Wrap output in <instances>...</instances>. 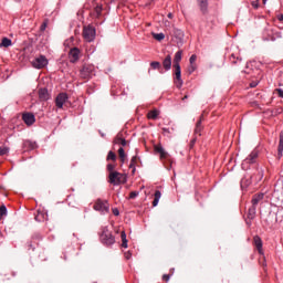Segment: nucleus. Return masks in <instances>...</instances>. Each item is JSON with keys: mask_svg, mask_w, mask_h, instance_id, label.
<instances>
[{"mask_svg": "<svg viewBox=\"0 0 283 283\" xmlns=\"http://www.w3.org/2000/svg\"><path fill=\"white\" fill-rule=\"evenodd\" d=\"M99 240L102 244H105V247H112V244L116 243V238H114V234L111 233L107 227L102 228Z\"/></svg>", "mask_w": 283, "mask_h": 283, "instance_id": "nucleus-1", "label": "nucleus"}, {"mask_svg": "<svg viewBox=\"0 0 283 283\" xmlns=\"http://www.w3.org/2000/svg\"><path fill=\"white\" fill-rule=\"evenodd\" d=\"M108 182L115 187H118V185H125V182H127V175L118 171L109 172Z\"/></svg>", "mask_w": 283, "mask_h": 283, "instance_id": "nucleus-2", "label": "nucleus"}, {"mask_svg": "<svg viewBox=\"0 0 283 283\" xmlns=\"http://www.w3.org/2000/svg\"><path fill=\"white\" fill-rule=\"evenodd\" d=\"M93 209L102 213V216H105V213H109V202L107 200L97 199Z\"/></svg>", "mask_w": 283, "mask_h": 283, "instance_id": "nucleus-3", "label": "nucleus"}, {"mask_svg": "<svg viewBox=\"0 0 283 283\" xmlns=\"http://www.w3.org/2000/svg\"><path fill=\"white\" fill-rule=\"evenodd\" d=\"M48 63L49 61L48 57H45V55H39L31 62V65L35 70H43V67H48Z\"/></svg>", "mask_w": 283, "mask_h": 283, "instance_id": "nucleus-4", "label": "nucleus"}, {"mask_svg": "<svg viewBox=\"0 0 283 283\" xmlns=\"http://www.w3.org/2000/svg\"><path fill=\"white\" fill-rule=\"evenodd\" d=\"M83 36L87 43H92V41L96 39V29L92 25L85 27L83 30Z\"/></svg>", "mask_w": 283, "mask_h": 283, "instance_id": "nucleus-5", "label": "nucleus"}, {"mask_svg": "<svg viewBox=\"0 0 283 283\" xmlns=\"http://www.w3.org/2000/svg\"><path fill=\"white\" fill-rule=\"evenodd\" d=\"M92 74H94V66L90 64H85L80 71L82 78H92Z\"/></svg>", "mask_w": 283, "mask_h": 283, "instance_id": "nucleus-6", "label": "nucleus"}, {"mask_svg": "<svg viewBox=\"0 0 283 283\" xmlns=\"http://www.w3.org/2000/svg\"><path fill=\"white\" fill-rule=\"evenodd\" d=\"M172 67L175 69V83H176L178 90H180V87H182V85H184L182 71L180 69V65H176Z\"/></svg>", "mask_w": 283, "mask_h": 283, "instance_id": "nucleus-7", "label": "nucleus"}, {"mask_svg": "<svg viewBox=\"0 0 283 283\" xmlns=\"http://www.w3.org/2000/svg\"><path fill=\"white\" fill-rule=\"evenodd\" d=\"M172 67L175 69V83H176L178 90H180V87H182V85H184L182 71L180 69V65H176Z\"/></svg>", "mask_w": 283, "mask_h": 283, "instance_id": "nucleus-8", "label": "nucleus"}, {"mask_svg": "<svg viewBox=\"0 0 283 283\" xmlns=\"http://www.w3.org/2000/svg\"><path fill=\"white\" fill-rule=\"evenodd\" d=\"M67 95L66 93H60L55 98V105L59 109H63V105L67 103Z\"/></svg>", "mask_w": 283, "mask_h": 283, "instance_id": "nucleus-9", "label": "nucleus"}, {"mask_svg": "<svg viewBox=\"0 0 283 283\" xmlns=\"http://www.w3.org/2000/svg\"><path fill=\"white\" fill-rule=\"evenodd\" d=\"M69 59L71 63H76L81 59V50L78 48H73L70 50Z\"/></svg>", "mask_w": 283, "mask_h": 283, "instance_id": "nucleus-10", "label": "nucleus"}, {"mask_svg": "<svg viewBox=\"0 0 283 283\" xmlns=\"http://www.w3.org/2000/svg\"><path fill=\"white\" fill-rule=\"evenodd\" d=\"M154 150L156 151V154H159V158L160 160H165L168 158L169 153H167L165 150V148L163 147V145L158 144L154 146Z\"/></svg>", "mask_w": 283, "mask_h": 283, "instance_id": "nucleus-11", "label": "nucleus"}, {"mask_svg": "<svg viewBox=\"0 0 283 283\" xmlns=\"http://www.w3.org/2000/svg\"><path fill=\"white\" fill-rule=\"evenodd\" d=\"M22 120L25 123V125L30 127L31 125H34V123H36V117H34V114L32 113H24L22 115Z\"/></svg>", "mask_w": 283, "mask_h": 283, "instance_id": "nucleus-12", "label": "nucleus"}, {"mask_svg": "<svg viewBox=\"0 0 283 283\" xmlns=\"http://www.w3.org/2000/svg\"><path fill=\"white\" fill-rule=\"evenodd\" d=\"M253 244L256 248V251H259L260 255H264V250L262 249L263 242H262V238H260V235H255L253 238Z\"/></svg>", "mask_w": 283, "mask_h": 283, "instance_id": "nucleus-13", "label": "nucleus"}, {"mask_svg": "<svg viewBox=\"0 0 283 283\" xmlns=\"http://www.w3.org/2000/svg\"><path fill=\"white\" fill-rule=\"evenodd\" d=\"M258 156H260V153L258 149H254L251 151V154L245 158L244 163H248L249 165H253L255 160H258Z\"/></svg>", "mask_w": 283, "mask_h": 283, "instance_id": "nucleus-14", "label": "nucleus"}, {"mask_svg": "<svg viewBox=\"0 0 283 283\" xmlns=\"http://www.w3.org/2000/svg\"><path fill=\"white\" fill-rule=\"evenodd\" d=\"M262 178H264V170L262 169H258L256 172L251 176V180L252 182H254V185H258V182H261Z\"/></svg>", "mask_w": 283, "mask_h": 283, "instance_id": "nucleus-15", "label": "nucleus"}, {"mask_svg": "<svg viewBox=\"0 0 283 283\" xmlns=\"http://www.w3.org/2000/svg\"><path fill=\"white\" fill-rule=\"evenodd\" d=\"M264 200V193L260 192L252 197V206L258 207Z\"/></svg>", "mask_w": 283, "mask_h": 283, "instance_id": "nucleus-16", "label": "nucleus"}, {"mask_svg": "<svg viewBox=\"0 0 283 283\" xmlns=\"http://www.w3.org/2000/svg\"><path fill=\"white\" fill-rule=\"evenodd\" d=\"M197 1L202 14H207V10L209 8V0H197Z\"/></svg>", "mask_w": 283, "mask_h": 283, "instance_id": "nucleus-17", "label": "nucleus"}, {"mask_svg": "<svg viewBox=\"0 0 283 283\" xmlns=\"http://www.w3.org/2000/svg\"><path fill=\"white\" fill-rule=\"evenodd\" d=\"M205 116L201 115L200 119L197 122L196 127H195V134L196 136H201V132H202V120H203Z\"/></svg>", "mask_w": 283, "mask_h": 283, "instance_id": "nucleus-18", "label": "nucleus"}, {"mask_svg": "<svg viewBox=\"0 0 283 283\" xmlns=\"http://www.w3.org/2000/svg\"><path fill=\"white\" fill-rule=\"evenodd\" d=\"M256 211H258V207L252 205L248 210V214H247L248 220H254Z\"/></svg>", "mask_w": 283, "mask_h": 283, "instance_id": "nucleus-19", "label": "nucleus"}, {"mask_svg": "<svg viewBox=\"0 0 283 283\" xmlns=\"http://www.w3.org/2000/svg\"><path fill=\"white\" fill-rule=\"evenodd\" d=\"M163 66L166 72H169L171 70V55H167L163 61Z\"/></svg>", "mask_w": 283, "mask_h": 283, "instance_id": "nucleus-20", "label": "nucleus"}, {"mask_svg": "<svg viewBox=\"0 0 283 283\" xmlns=\"http://www.w3.org/2000/svg\"><path fill=\"white\" fill-rule=\"evenodd\" d=\"M39 98L40 101H48L50 98V93H48V88H40Z\"/></svg>", "mask_w": 283, "mask_h": 283, "instance_id": "nucleus-21", "label": "nucleus"}, {"mask_svg": "<svg viewBox=\"0 0 283 283\" xmlns=\"http://www.w3.org/2000/svg\"><path fill=\"white\" fill-rule=\"evenodd\" d=\"M158 116H160V111H158L156 108L150 111V112H148V114H147V118L149 120H156V118H158Z\"/></svg>", "mask_w": 283, "mask_h": 283, "instance_id": "nucleus-22", "label": "nucleus"}, {"mask_svg": "<svg viewBox=\"0 0 283 283\" xmlns=\"http://www.w3.org/2000/svg\"><path fill=\"white\" fill-rule=\"evenodd\" d=\"M180 61H182V51L181 50H179L175 53L172 66L180 65Z\"/></svg>", "mask_w": 283, "mask_h": 283, "instance_id": "nucleus-23", "label": "nucleus"}, {"mask_svg": "<svg viewBox=\"0 0 283 283\" xmlns=\"http://www.w3.org/2000/svg\"><path fill=\"white\" fill-rule=\"evenodd\" d=\"M283 156V132L280 133V142L277 148V158H282Z\"/></svg>", "mask_w": 283, "mask_h": 283, "instance_id": "nucleus-24", "label": "nucleus"}, {"mask_svg": "<svg viewBox=\"0 0 283 283\" xmlns=\"http://www.w3.org/2000/svg\"><path fill=\"white\" fill-rule=\"evenodd\" d=\"M160 198H163V192H160V190H156L155 198L153 201V207H158V202H160Z\"/></svg>", "mask_w": 283, "mask_h": 283, "instance_id": "nucleus-25", "label": "nucleus"}, {"mask_svg": "<svg viewBox=\"0 0 283 283\" xmlns=\"http://www.w3.org/2000/svg\"><path fill=\"white\" fill-rule=\"evenodd\" d=\"M48 214L45 212L38 211L35 214L36 222H45Z\"/></svg>", "mask_w": 283, "mask_h": 283, "instance_id": "nucleus-26", "label": "nucleus"}, {"mask_svg": "<svg viewBox=\"0 0 283 283\" xmlns=\"http://www.w3.org/2000/svg\"><path fill=\"white\" fill-rule=\"evenodd\" d=\"M253 184V179H251V176L250 177H244L243 179H241V187L242 189L249 187V185Z\"/></svg>", "mask_w": 283, "mask_h": 283, "instance_id": "nucleus-27", "label": "nucleus"}, {"mask_svg": "<svg viewBox=\"0 0 283 283\" xmlns=\"http://www.w3.org/2000/svg\"><path fill=\"white\" fill-rule=\"evenodd\" d=\"M136 163H138V156H133L129 164V169H133V174H136Z\"/></svg>", "mask_w": 283, "mask_h": 283, "instance_id": "nucleus-28", "label": "nucleus"}, {"mask_svg": "<svg viewBox=\"0 0 283 283\" xmlns=\"http://www.w3.org/2000/svg\"><path fill=\"white\" fill-rule=\"evenodd\" d=\"M115 145H120L122 147H125L127 145V140H125V138L117 136L114 139Z\"/></svg>", "mask_w": 283, "mask_h": 283, "instance_id": "nucleus-29", "label": "nucleus"}, {"mask_svg": "<svg viewBox=\"0 0 283 283\" xmlns=\"http://www.w3.org/2000/svg\"><path fill=\"white\" fill-rule=\"evenodd\" d=\"M10 45H12V40L3 38L0 43V48H10Z\"/></svg>", "mask_w": 283, "mask_h": 283, "instance_id": "nucleus-30", "label": "nucleus"}, {"mask_svg": "<svg viewBox=\"0 0 283 283\" xmlns=\"http://www.w3.org/2000/svg\"><path fill=\"white\" fill-rule=\"evenodd\" d=\"M120 238L123 249H127V234L125 233V231H122Z\"/></svg>", "mask_w": 283, "mask_h": 283, "instance_id": "nucleus-31", "label": "nucleus"}, {"mask_svg": "<svg viewBox=\"0 0 283 283\" xmlns=\"http://www.w3.org/2000/svg\"><path fill=\"white\" fill-rule=\"evenodd\" d=\"M94 12L96 17H101V14H103V4H96L94 8Z\"/></svg>", "mask_w": 283, "mask_h": 283, "instance_id": "nucleus-32", "label": "nucleus"}, {"mask_svg": "<svg viewBox=\"0 0 283 283\" xmlns=\"http://www.w3.org/2000/svg\"><path fill=\"white\" fill-rule=\"evenodd\" d=\"M230 61H231V63H232L233 65H238V62L241 63V62H242V59L237 57L235 54H232V55L230 56Z\"/></svg>", "mask_w": 283, "mask_h": 283, "instance_id": "nucleus-33", "label": "nucleus"}, {"mask_svg": "<svg viewBox=\"0 0 283 283\" xmlns=\"http://www.w3.org/2000/svg\"><path fill=\"white\" fill-rule=\"evenodd\" d=\"M3 216H8V208L6 207V205H2L0 207V220L3 218Z\"/></svg>", "mask_w": 283, "mask_h": 283, "instance_id": "nucleus-34", "label": "nucleus"}, {"mask_svg": "<svg viewBox=\"0 0 283 283\" xmlns=\"http://www.w3.org/2000/svg\"><path fill=\"white\" fill-rule=\"evenodd\" d=\"M153 39H155L156 41H164L165 33H153Z\"/></svg>", "mask_w": 283, "mask_h": 283, "instance_id": "nucleus-35", "label": "nucleus"}, {"mask_svg": "<svg viewBox=\"0 0 283 283\" xmlns=\"http://www.w3.org/2000/svg\"><path fill=\"white\" fill-rule=\"evenodd\" d=\"M24 147H29V149H34V147H36V143H34L32 140H25Z\"/></svg>", "mask_w": 283, "mask_h": 283, "instance_id": "nucleus-36", "label": "nucleus"}, {"mask_svg": "<svg viewBox=\"0 0 283 283\" xmlns=\"http://www.w3.org/2000/svg\"><path fill=\"white\" fill-rule=\"evenodd\" d=\"M118 154H119V158H120V161L124 164L125 163V149L123 147H120L118 149Z\"/></svg>", "mask_w": 283, "mask_h": 283, "instance_id": "nucleus-37", "label": "nucleus"}, {"mask_svg": "<svg viewBox=\"0 0 283 283\" xmlns=\"http://www.w3.org/2000/svg\"><path fill=\"white\" fill-rule=\"evenodd\" d=\"M106 160H113L116 161V154L112 150L108 151V155L106 157Z\"/></svg>", "mask_w": 283, "mask_h": 283, "instance_id": "nucleus-38", "label": "nucleus"}, {"mask_svg": "<svg viewBox=\"0 0 283 283\" xmlns=\"http://www.w3.org/2000/svg\"><path fill=\"white\" fill-rule=\"evenodd\" d=\"M198 60V55L197 54H192L189 59V63L190 65H196V61Z\"/></svg>", "mask_w": 283, "mask_h": 283, "instance_id": "nucleus-39", "label": "nucleus"}, {"mask_svg": "<svg viewBox=\"0 0 283 283\" xmlns=\"http://www.w3.org/2000/svg\"><path fill=\"white\" fill-rule=\"evenodd\" d=\"M10 151L8 147H0V156H6Z\"/></svg>", "mask_w": 283, "mask_h": 283, "instance_id": "nucleus-40", "label": "nucleus"}, {"mask_svg": "<svg viewBox=\"0 0 283 283\" xmlns=\"http://www.w3.org/2000/svg\"><path fill=\"white\" fill-rule=\"evenodd\" d=\"M106 169H107V171H109V174H112V172H114V169H116V165H114V164H108V165L106 166Z\"/></svg>", "mask_w": 283, "mask_h": 283, "instance_id": "nucleus-41", "label": "nucleus"}, {"mask_svg": "<svg viewBox=\"0 0 283 283\" xmlns=\"http://www.w3.org/2000/svg\"><path fill=\"white\" fill-rule=\"evenodd\" d=\"M150 66L153 67V70H160V62H151Z\"/></svg>", "mask_w": 283, "mask_h": 283, "instance_id": "nucleus-42", "label": "nucleus"}, {"mask_svg": "<svg viewBox=\"0 0 283 283\" xmlns=\"http://www.w3.org/2000/svg\"><path fill=\"white\" fill-rule=\"evenodd\" d=\"M188 72L189 74H193V72H196V64H190V66L188 67Z\"/></svg>", "mask_w": 283, "mask_h": 283, "instance_id": "nucleus-43", "label": "nucleus"}, {"mask_svg": "<svg viewBox=\"0 0 283 283\" xmlns=\"http://www.w3.org/2000/svg\"><path fill=\"white\" fill-rule=\"evenodd\" d=\"M130 200H134V198H138V192L137 191H132L129 195Z\"/></svg>", "mask_w": 283, "mask_h": 283, "instance_id": "nucleus-44", "label": "nucleus"}, {"mask_svg": "<svg viewBox=\"0 0 283 283\" xmlns=\"http://www.w3.org/2000/svg\"><path fill=\"white\" fill-rule=\"evenodd\" d=\"M164 134H172L174 133V128L169 129V128H161Z\"/></svg>", "mask_w": 283, "mask_h": 283, "instance_id": "nucleus-45", "label": "nucleus"}, {"mask_svg": "<svg viewBox=\"0 0 283 283\" xmlns=\"http://www.w3.org/2000/svg\"><path fill=\"white\" fill-rule=\"evenodd\" d=\"M170 277H171V276H170L169 274H164V275H163L164 282H169Z\"/></svg>", "mask_w": 283, "mask_h": 283, "instance_id": "nucleus-46", "label": "nucleus"}, {"mask_svg": "<svg viewBox=\"0 0 283 283\" xmlns=\"http://www.w3.org/2000/svg\"><path fill=\"white\" fill-rule=\"evenodd\" d=\"M277 95L280 98H283V90L282 88H276Z\"/></svg>", "mask_w": 283, "mask_h": 283, "instance_id": "nucleus-47", "label": "nucleus"}, {"mask_svg": "<svg viewBox=\"0 0 283 283\" xmlns=\"http://www.w3.org/2000/svg\"><path fill=\"white\" fill-rule=\"evenodd\" d=\"M113 216H120V211L117 208L113 209Z\"/></svg>", "mask_w": 283, "mask_h": 283, "instance_id": "nucleus-48", "label": "nucleus"}, {"mask_svg": "<svg viewBox=\"0 0 283 283\" xmlns=\"http://www.w3.org/2000/svg\"><path fill=\"white\" fill-rule=\"evenodd\" d=\"M252 7L258 10V8H260V4L258 3V1H253L252 2Z\"/></svg>", "mask_w": 283, "mask_h": 283, "instance_id": "nucleus-49", "label": "nucleus"}, {"mask_svg": "<svg viewBox=\"0 0 283 283\" xmlns=\"http://www.w3.org/2000/svg\"><path fill=\"white\" fill-rule=\"evenodd\" d=\"M261 264L262 266H266V259L264 256L261 258Z\"/></svg>", "mask_w": 283, "mask_h": 283, "instance_id": "nucleus-50", "label": "nucleus"}, {"mask_svg": "<svg viewBox=\"0 0 283 283\" xmlns=\"http://www.w3.org/2000/svg\"><path fill=\"white\" fill-rule=\"evenodd\" d=\"M45 28H48V23H43L42 25H41V30L43 31V30H45Z\"/></svg>", "mask_w": 283, "mask_h": 283, "instance_id": "nucleus-51", "label": "nucleus"}, {"mask_svg": "<svg viewBox=\"0 0 283 283\" xmlns=\"http://www.w3.org/2000/svg\"><path fill=\"white\" fill-rule=\"evenodd\" d=\"M250 87H258V83H251Z\"/></svg>", "mask_w": 283, "mask_h": 283, "instance_id": "nucleus-52", "label": "nucleus"}, {"mask_svg": "<svg viewBox=\"0 0 283 283\" xmlns=\"http://www.w3.org/2000/svg\"><path fill=\"white\" fill-rule=\"evenodd\" d=\"M245 222H247L248 227H251V220L250 219H248Z\"/></svg>", "mask_w": 283, "mask_h": 283, "instance_id": "nucleus-53", "label": "nucleus"}, {"mask_svg": "<svg viewBox=\"0 0 283 283\" xmlns=\"http://www.w3.org/2000/svg\"><path fill=\"white\" fill-rule=\"evenodd\" d=\"M168 19H174V14L172 13H168Z\"/></svg>", "mask_w": 283, "mask_h": 283, "instance_id": "nucleus-54", "label": "nucleus"}, {"mask_svg": "<svg viewBox=\"0 0 283 283\" xmlns=\"http://www.w3.org/2000/svg\"><path fill=\"white\" fill-rule=\"evenodd\" d=\"M187 98H189V95H185V96L182 97V101H187Z\"/></svg>", "mask_w": 283, "mask_h": 283, "instance_id": "nucleus-55", "label": "nucleus"}, {"mask_svg": "<svg viewBox=\"0 0 283 283\" xmlns=\"http://www.w3.org/2000/svg\"><path fill=\"white\" fill-rule=\"evenodd\" d=\"M279 21H283V14L279 15Z\"/></svg>", "mask_w": 283, "mask_h": 283, "instance_id": "nucleus-56", "label": "nucleus"}, {"mask_svg": "<svg viewBox=\"0 0 283 283\" xmlns=\"http://www.w3.org/2000/svg\"><path fill=\"white\" fill-rule=\"evenodd\" d=\"M262 1H263L264 4H266V1H268V0H262Z\"/></svg>", "mask_w": 283, "mask_h": 283, "instance_id": "nucleus-57", "label": "nucleus"}, {"mask_svg": "<svg viewBox=\"0 0 283 283\" xmlns=\"http://www.w3.org/2000/svg\"><path fill=\"white\" fill-rule=\"evenodd\" d=\"M15 1H21V0H15Z\"/></svg>", "mask_w": 283, "mask_h": 283, "instance_id": "nucleus-58", "label": "nucleus"}]
</instances>
